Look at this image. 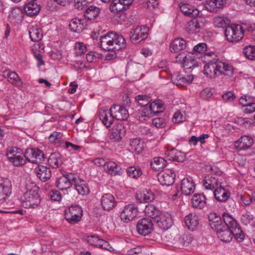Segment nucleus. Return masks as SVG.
I'll return each mask as SVG.
<instances>
[{
  "label": "nucleus",
  "instance_id": "052dcab7",
  "mask_svg": "<svg viewBox=\"0 0 255 255\" xmlns=\"http://www.w3.org/2000/svg\"><path fill=\"white\" fill-rule=\"evenodd\" d=\"M254 216L249 212L244 213L241 218V221L243 224L247 225L253 221Z\"/></svg>",
  "mask_w": 255,
  "mask_h": 255
},
{
  "label": "nucleus",
  "instance_id": "2f4dec72",
  "mask_svg": "<svg viewBox=\"0 0 255 255\" xmlns=\"http://www.w3.org/2000/svg\"><path fill=\"white\" fill-rule=\"evenodd\" d=\"M185 223L187 228L191 231L195 230L199 225L198 217L195 214H189L185 218Z\"/></svg>",
  "mask_w": 255,
  "mask_h": 255
},
{
  "label": "nucleus",
  "instance_id": "2eb2a0df",
  "mask_svg": "<svg viewBox=\"0 0 255 255\" xmlns=\"http://www.w3.org/2000/svg\"><path fill=\"white\" fill-rule=\"evenodd\" d=\"M126 128L121 124H118L113 127L111 130L110 138L114 142L120 141L125 135Z\"/></svg>",
  "mask_w": 255,
  "mask_h": 255
},
{
  "label": "nucleus",
  "instance_id": "0eeeda50",
  "mask_svg": "<svg viewBox=\"0 0 255 255\" xmlns=\"http://www.w3.org/2000/svg\"><path fill=\"white\" fill-rule=\"evenodd\" d=\"M75 180V174L72 173H65L56 180L55 185L60 190H66L71 187Z\"/></svg>",
  "mask_w": 255,
  "mask_h": 255
},
{
  "label": "nucleus",
  "instance_id": "69168bd1",
  "mask_svg": "<svg viewBox=\"0 0 255 255\" xmlns=\"http://www.w3.org/2000/svg\"><path fill=\"white\" fill-rule=\"evenodd\" d=\"M49 196L52 200L60 201L62 197L60 192L57 190H52L49 193Z\"/></svg>",
  "mask_w": 255,
  "mask_h": 255
},
{
  "label": "nucleus",
  "instance_id": "603ef678",
  "mask_svg": "<svg viewBox=\"0 0 255 255\" xmlns=\"http://www.w3.org/2000/svg\"><path fill=\"white\" fill-rule=\"evenodd\" d=\"M156 106L155 104H150L148 107H141L140 110L144 113V115L146 117H150L154 116L157 112V111H155L154 109V108Z\"/></svg>",
  "mask_w": 255,
  "mask_h": 255
},
{
  "label": "nucleus",
  "instance_id": "7c9ffc66",
  "mask_svg": "<svg viewBox=\"0 0 255 255\" xmlns=\"http://www.w3.org/2000/svg\"><path fill=\"white\" fill-rule=\"evenodd\" d=\"M104 169L112 175H121L123 172L121 166L113 161L107 162L106 164H105Z\"/></svg>",
  "mask_w": 255,
  "mask_h": 255
},
{
  "label": "nucleus",
  "instance_id": "393cba45",
  "mask_svg": "<svg viewBox=\"0 0 255 255\" xmlns=\"http://www.w3.org/2000/svg\"><path fill=\"white\" fill-rule=\"evenodd\" d=\"M73 185L78 194L82 195H86L89 194V189L86 181L79 178H77L74 180Z\"/></svg>",
  "mask_w": 255,
  "mask_h": 255
},
{
  "label": "nucleus",
  "instance_id": "e433bc0d",
  "mask_svg": "<svg viewBox=\"0 0 255 255\" xmlns=\"http://www.w3.org/2000/svg\"><path fill=\"white\" fill-rule=\"evenodd\" d=\"M100 11V9L99 7L91 5L86 8L84 16L88 20H94L99 15Z\"/></svg>",
  "mask_w": 255,
  "mask_h": 255
},
{
  "label": "nucleus",
  "instance_id": "0e129e2a",
  "mask_svg": "<svg viewBox=\"0 0 255 255\" xmlns=\"http://www.w3.org/2000/svg\"><path fill=\"white\" fill-rule=\"evenodd\" d=\"M19 149L16 147H11L7 149L6 156L9 161L11 162L15 154H17V150Z\"/></svg>",
  "mask_w": 255,
  "mask_h": 255
},
{
  "label": "nucleus",
  "instance_id": "dca6fc26",
  "mask_svg": "<svg viewBox=\"0 0 255 255\" xmlns=\"http://www.w3.org/2000/svg\"><path fill=\"white\" fill-rule=\"evenodd\" d=\"M171 79L174 84L178 86H184L191 83L193 80L192 75H182L179 72H175L172 74Z\"/></svg>",
  "mask_w": 255,
  "mask_h": 255
},
{
  "label": "nucleus",
  "instance_id": "c756f323",
  "mask_svg": "<svg viewBox=\"0 0 255 255\" xmlns=\"http://www.w3.org/2000/svg\"><path fill=\"white\" fill-rule=\"evenodd\" d=\"M212 223H218L220 225L223 226H227L228 228L233 229L236 228L238 225L237 222L234 219L228 214H224L223 216V221L220 220V222L213 221Z\"/></svg>",
  "mask_w": 255,
  "mask_h": 255
},
{
  "label": "nucleus",
  "instance_id": "c9c22d12",
  "mask_svg": "<svg viewBox=\"0 0 255 255\" xmlns=\"http://www.w3.org/2000/svg\"><path fill=\"white\" fill-rule=\"evenodd\" d=\"M218 180L215 177L208 175L205 176L203 181V186L207 190H213L218 187Z\"/></svg>",
  "mask_w": 255,
  "mask_h": 255
},
{
  "label": "nucleus",
  "instance_id": "a211bd4d",
  "mask_svg": "<svg viewBox=\"0 0 255 255\" xmlns=\"http://www.w3.org/2000/svg\"><path fill=\"white\" fill-rule=\"evenodd\" d=\"M98 115L100 119L103 124L107 127L109 128L112 124L115 119L113 115L111 112V108L109 110L101 109L98 112Z\"/></svg>",
  "mask_w": 255,
  "mask_h": 255
},
{
  "label": "nucleus",
  "instance_id": "1a4fd4ad",
  "mask_svg": "<svg viewBox=\"0 0 255 255\" xmlns=\"http://www.w3.org/2000/svg\"><path fill=\"white\" fill-rule=\"evenodd\" d=\"M147 29L144 26H137L134 28L129 35V39L132 43H137L146 38Z\"/></svg>",
  "mask_w": 255,
  "mask_h": 255
},
{
  "label": "nucleus",
  "instance_id": "9b49d317",
  "mask_svg": "<svg viewBox=\"0 0 255 255\" xmlns=\"http://www.w3.org/2000/svg\"><path fill=\"white\" fill-rule=\"evenodd\" d=\"M175 174L171 170H166L158 174V180L163 186H170L174 182Z\"/></svg>",
  "mask_w": 255,
  "mask_h": 255
},
{
  "label": "nucleus",
  "instance_id": "5fc2aeb1",
  "mask_svg": "<svg viewBox=\"0 0 255 255\" xmlns=\"http://www.w3.org/2000/svg\"><path fill=\"white\" fill-rule=\"evenodd\" d=\"M8 81L16 87H19L22 85V82L18 75L15 72H11Z\"/></svg>",
  "mask_w": 255,
  "mask_h": 255
},
{
  "label": "nucleus",
  "instance_id": "ddd939ff",
  "mask_svg": "<svg viewBox=\"0 0 255 255\" xmlns=\"http://www.w3.org/2000/svg\"><path fill=\"white\" fill-rule=\"evenodd\" d=\"M111 112L115 119L117 120L125 121L127 120L129 116L128 110L123 106L113 105L111 107Z\"/></svg>",
  "mask_w": 255,
  "mask_h": 255
},
{
  "label": "nucleus",
  "instance_id": "3c124183",
  "mask_svg": "<svg viewBox=\"0 0 255 255\" xmlns=\"http://www.w3.org/2000/svg\"><path fill=\"white\" fill-rule=\"evenodd\" d=\"M130 145L131 149L137 153H140L143 149V143L137 138L132 139Z\"/></svg>",
  "mask_w": 255,
  "mask_h": 255
},
{
  "label": "nucleus",
  "instance_id": "58836bf2",
  "mask_svg": "<svg viewBox=\"0 0 255 255\" xmlns=\"http://www.w3.org/2000/svg\"><path fill=\"white\" fill-rule=\"evenodd\" d=\"M247 95L242 97L239 99V103L243 106L245 107L244 109V113L246 114H251L255 112V103L248 102L247 100Z\"/></svg>",
  "mask_w": 255,
  "mask_h": 255
},
{
  "label": "nucleus",
  "instance_id": "473e14b6",
  "mask_svg": "<svg viewBox=\"0 0 255 255\" xmlns=\"http://www.w3.org/2000/svg\"><path fill=\"white\" fill-rule=\"evenodd\" d=\"M191 203L194 208H203L206 204V198L203 194H194L192 198Z\"/></svg>",
  "mask_w": 255,
  "mask_h": 255
},
{
  "label": "nucleus",
  "instance_id": "f704fd0d",
  "mask_svg": "<svg viewBox=\"0 0 255 255\" xmlns=\"http://www.w3.org/2000/svg\"><path fill=\"white\" fill-rule=\"evenodd\" d=\"M25 13L29 16L37 15L40 10V6L34 1H30L24 7Z\"/></svg>",
  "mask_w": 255,
  "mask_h": 255
},
{
  "label": "nucleus",
  "instance_id": "de8ad7c7",
  "mask_svg": "<svg viewBox=\"0 0 255 255\" xmlns=\"http://www.w3.org/2000/svg\"><path fill=\"white\" fill-rule=\"evenodd\" d=\"M63 133L60 132L55 131L51 133L48 137L49 140L54 144H60L64 142L62 139Z\"/></svg>",
  "mask_w": 255,
  "mask_h": 255
},
{
  "label": "nucleus",
  "instance_id": "9d476101",
  "mask_svg": "<svg viewBox=\"0 0 255 255\" xmlns=\"http://www.w3.org/2000/svg\"><path fill=\"white\" fill-rule=\"evenodd\" d=\"M138 209L134 204H128L124 207L121 214V219L128 223L132 220L137 215Z\"/></svg>",
  "mask_w": 255,
  "mask_h": 255
},
{
  "label": "nucleus",
  "instance_id": "4d7b16f0",
  "mask_svg": "<svg viewBox=\"0 0 255 255\" xmlns=\"http://www.w3.org/2000/svg\"><path fill=\"white\" fill-rule=\"evenodd\" d=\"M14 157L12 160L11 163L14 166H19L22 165L25 163V159H24L23 157V156L20 154V152L17 150V154H15Z\"/></svg>",
  "mask_w": 255,
  "mask_h": 255
},
{
  "label": "nucleus",
  "instance_id": "79ce46f5",
  "mask_svg": "<svg viewBox=\"0 0 255 255\" xmlns=\"http://www.w3.org/2000/svg\"><path fill=\"white\" fill-rule=\"evenodd\" d=\"M48 163L53 168H57L62 164L61 156L59 153L54 152L51 154L48 159Z\"/></svg>",
  "mask_w": 255,
  "mask_h": 255
},
{
  "label": "nucleus",
  "instance_id": "ea45409f",
  "mask_svg": "<svg viewBox=\"0 0 255 255\" xmlns=\"http://www.w3.org/2000/svg\"><path fill=\"white\" fill-rule=\"evenodd\" d=\"M29 34L31 40L33 41H39L43 37L41 29L37 26L30 27L29 29Z\"/></svg>",
  "mask_w": 255,
  "mask_h": 255
},
{
  "label": "nucleus",
  "instance_id": "5701e85b",
  "mask_svg": "<svg viewBox=\"0 0 255 255\" xmlns=\"http://www.w3.org/2000/svg\"><path fill=\"white\" fill-rule=\"evenodd\" d=\"M35 172L37 177L43 182L47 181L51 176L50 169L47 166L43 165H38L35 168Z\"/></svg>",
  "mask_w": 255,
  "mask_h": 255
},
{
  "label": "nucleus",
  "instance_id": "09e8293b",
  "mask_svg": "<svg viewBox=\"0 0 255 255\" xmlns=\"http://www.w3.org/2000/svg\"><path fill=\"white\" fill-rule=\"evenodd\" d=\"M127 173L129 177L135 179L138 178L142 174L139 167L134 166L128 167L127 169Z\"/></svg>",
  "mask_w": 255,
  "mask_h": 255
},
{
  "label": "nucleus",
  "instance_id": "bf43d9fd",
  "mask_svg": "<svg viewBox=\"0 0 255 255\" xmlns=\"http://www.w3.org/2000/svg\"><path fill=\"white\" fill-rule=\"evenodd\" d=\"M75 54L77 56L81 55L87 51V47L83 43L76 42L75 45Z\"/></svg>",
  "mask_w": 255,
  "mask_h": 255
},
{
  "label": "nucleus",
  "instance_id": "864d4df0",
  "mask_svg": "<svg viewBox=\"0 0 255 255\" xmlns=\"http://www.w3.org/2000/svg\"><path fill=\"white\" fill-rule=\"evenodd\" d=\"M243 53L248 59L255 60V46L249 45L243 49Z\"/></svg>",
  "mask_w": 255,
  "mask_h": 255
},
{
  "label": "nucleus",
  "instance_id": "680f3d73",
  "mask_svg": "<svg viewBox=\"0 0 255 255\" xmlns=\"http://www.w3.org/2000/svg\"><path fill=\"white\" fill-rule=\"evenodd\" d=\"M197 64L195 60L192 56L188 55L184 64V66L187 69H191L192 67L197 66Z\"/></svg>",
  "mask_w": 255,
  "mask_h": 255
},
{
  "label": "nucleus",
  "instance_id": "f03ea898",
  "mask_svg": "<svg viewBox=\"0 0 255 255\" xmlns=\"http://www.w3.org/2000/svg\"><path fill=\"white\" fill-rule=\"evenodd\" d=\"M21 201L24 208H35L40 204V198L36 190H30L21 197Z\"/></svg>",
  "mask_w": 255,
  "mask_h": 255
},
{
  "label": "nucleus",
  "instance_id": "b1692460",
  "mask_svg": "<svg viewBox=\"0 0 255 255\" xmlns=\"http://www.w3.org/2000/svg\"><path fill=\"white\" fill-rule=\"evenodd\" d=\"M186 42L181 38L174 39L170 44L169 49L172 53H177L185 48Z\"/></svg>",
  "mask_w": 255,
  "mask_h": 255
},
{
  "label": "nucleus",
  "instance_id": "37998d69",
  "mask_svg": "<svg viewBox=\"0 0 255 255\" xmlns=\"http://www.w3.org/2000/svg\"><path fill=\"white\" fill-rule=\"evenodd\" d=\"M166 161L160 157L153 158L150 163L151 168L156 171L163 169L166 166Z\"/></svg>",
  "mask_w": 255,
  "mask_h": 255
},
{
  "label": "nucleus",
  "instance_id": "4468645a",
  "mask_svg": "<svg viewBox=\"0 0 255 255\" xmlns=\"http://www.w3.org/2000/svg\"><path fill=\"white\" fill-rule=\"evenodd\" d=\"M115 36L116 34L112 32L102 36L100 38V47L105 50H113Z\"/></svg>",
  "mask_w": 255,
  "mask_h": 255
},
{
  "label": "nucleus",
  "instance_id": "c03bdc74",
  "mask_svg": "<svg viewBox=\"0 0 255 255\" xmlns=\"http://www.w3.org/2000/svg\"><path fill=\"white\" fill-rule=\"evenodd\" d=\"M120 0H113L110 5V9L114 13H118L127 9L128 6L122 3Z\"/></svg>",
  "mask_w": 255,
  "mask_h": 255
},
{
  "label": "nucleus",
  "instance_id": "4c0bfd02",
  "mask_svg": "<svg viewBox=\"0 0 255 255\" xmlns=\"http://www.w3.org/2000/svg\"><path fill=\"white\" fill-rule=\"evenodd\" d=\"M69 26L70 29L74 32L80 33L84 29L82 20L79 18L72 19L70 21Z\"/></svg>",
  "mask_w": 255,
  "mask_h": 255
},
{
  "label": "nucleus",
  "instance_id": "a18cd8bd",
  "mask_svg": "<svg viewBox=\"0 0 255 255\" xmlns=\"http://www.w3.org/2000/svg\"><path fill=\"white\" fill-rule=\"evenodd\" d=\"M126 40L122 35H117L114 37V45H113V50H119L125 47Z\"/></svg>",
  "mask_w": 255,
  "mask_h": 255
},
{
  "label": "nucleus",
  "instance_id": "423d86ee",
  "mask_svg": "<svg viewBox=\"0 0 255 255\" xmlns=\"http://www.w3.org/2000/svg\"><path fill=\"white\" fill-rule=\"evenodd\" d=\"M25 160L32 163L39 164L45 158L42 151L37 148H28L24 153Z\"/></svg>",
  "mask_w": 255,
  "mask_h": 255
},
{
  "label": "nucleus",
  "instance_id": "a19ab883",
  "mask_svg": "<svg viewBox=\"0 0 255 255\" xmlns=\"http://www.w3.org/2000/svg\"><path fill=\"white\" fill-rule=\"evenodd\" d=\"M144 213L147 216L156 220L160 215L161 212L153 205L148 204L144 209Z\"/></svg>",
  "mask_w": 255,
  "mask_h": 255
},
{
  "label": "nucleus",
  "instance_id": "412c9836",
  "mask_svg": "<svg viewBox=\"0 0 255 255\" xmlns=\"http://www.w3.org/2000/svg\"><path fill=\"white\" fill-rule=\"evenodd\" d=\"M226 0H207L205 4L206 9L210 12H218L222 9Z\"/></svg>",
  "mask_w": 255,
  "mask_h": 255
},
{
  "label": "nucleus",
  "instance_id": "c85d7f7f",
  "mask_svg": "<svg viewBox=\"0 0 255 255\" xmlns=\"http://www.w3.org/2000/svg\"><path fill=\"white\" fill-rule=\"evenodd\" d=\"M201 27V22L194 18L187 23L186 30L189 33L196 34L200 31Z\"/></svg>",
  "mask_w": 255,
  "mask_h": 255
},
{
  "label": "nucleus",
  "instance_id": "13d9d810",
  "mask_svg": "<svg viewBox=\"0 0 255 255\" xmlns=\"http://www.w3.org/2000/svg\"><path fill=\"white\" fill-rule=\"evenodd\" d=\"M232 232L233 237L234 236L239 242H242L244 240V234L238 225L236 228L232 229Z\"/></svg>",
  "mask_w": 255,
  "mask_h": 255
},
{
  "label": "nucleus",
  "instance_id": "e2e57ef3",
  "mask_svg": "<svg viewBox=\"0 0 255 255\" xmlns=\"http://www.w3.org/2000/svg\"><path fill=\"white\" fill-rule=\"evenodd\" d=\"M101 239L96 236H91L87 238V242L93 246L98 247Z\"/></svg>",
  "mask_w": 255,
  "mask_h": 255
},
{
  "label": "nucleus",
  "instance_id": "cd10ccee",
  "mask_svg": "<svg viewBox=\"0 0 255 255\" xmlns=\"http://www.w3.org/2000/svg\"><path fill=\"white\" fill-rule=\"evenodd\" d=\"M179 7L181 12L187 16L194 17L199 13V10L189 3H180Z\"/></svg>",
  "mask_w": 255,
  "mask_h": 255
},
{
  "label": "nucleus",
  "instance_id": "72a5a7b5",
  "mask_svg": "<svg viewBox=\"0 0 255 255\" xmlns=\"http://www.w3.org/2000/svg\"><path fill=\"white\" fill-rule=\"evenodd\" d=\"M165 154L167 156L168 160L176 161L177 162H182L185 157L183 153L174 148L167 151L165 152Z\"/></svg>",
  "mask_w": 255,
  "mask_h": 255
},
{
  "label": "nucleus",
  "instance_id": "f257e3e1",
  "mask_svg": "<svg viewBox=\"0 0 255 255\" xmlns=\"http://www.w3.org/2000/svg\"><path fill=\"white\" fill-rule=\"evenodd\" d=\"M205 59L208 61L204 69V73L207 77L212 78L222 74L228 76L233 74L232 66L219 60L215 53L207 52L205 54Z\"/></svg>",
  "mask_w": 255,
  "mask_h": 255
},
{
  "label": "nucleus",
  "instance_id": "4be33fe9",
  "mask_svg": "<svg viewBox=\"0 0 255 255\" xmlns=\"http://www.w3.org/2000/svg\"><path fill=\"white\" fill-rule=\"evenodd\" d=\"M253 143V138L248 135H244L238 141L235 142V146L239 150H247L249 149Z\"/></svg>",
  "mask_w": 255,
  "mask_h": 255
},
{
  "label": "nucleus",
  "instance_id": "f8f14e48",
  "mask_svg": "<svg viewBox=\"0 0 255 255\" xmlns=\"http://www.w3.org/2000/svg\"><path fill=\"white\" fill-rule=\"evenodd\" d=\"M11 193V182L8 179L1 180L0 181V202L5 201Z\"/></svg>",
  "mask_w": 255,
  "mask_h": 255
},
{
  "label": "nucleus",
  "instance_id": "20e7f679",
  "mask_svg": "<svg viewBox=\"0 0 255 255\" xmlns=\"http://www.w3.org/2000/svg\"><path fill=\"white\" fill-rule=\"evenodd\" d=\"M82 215V210L78 205L71 206L65 210V219L71 224H75L80 221Z\"/></svg>",
  "mask_w": 255,
  "mask_h": 255
},
{
  "label": "nucleus",
  "instance_id": "a878e982",
  "mask_svg": "<svg viewBox=\"0 0 255 255\" xmlns=\"http://www.w3.org/2000/svg\"><path fill=\"white\" fill-rule=\"evenodd\" d=\"M214 195L217 201L219 202H225L230 197V193L226 189L220 185L219 187H216L214 190Z\"/></svg>",
  "mask_w": 255,
  "mask_h": 255
},
{
  "label": "nucleus",
  "instance_id": "aec40b11",
  "mask_svg": "<svg viewBox=\"0 0 255 255\" xmlns=\"http://www.w3.org/2000/svg\"><path fill=\"white\" fill-rule=\"evenodd\" d=\"M159 227L163 230H167L172 225V221L170 214L160 213L156 220Z\"/></svg>",
  "mask_w": 255,
  "mask_h": 255
},
{
  "label": "nucleus",
  "instance_id": "6ab92c4d",
  "mask_svg": "<svg viewBox=\"0 0 255 255\" xmlns=\"http://www.w3.org/2000/svg\"><path fill=\"white\" fill-rule=\"evenodd\" d=\"M101 204L103 209L109 211L116 205V201L112 194L106 193L102 197Z\"/></svg>",
  "mask_w": 255,
  "mask_h": 255
},
{
  "label": "nucleus",
  "instance_id": "338daca9",
  "mask_svg": "<svg viewBox=\"0 0 255 255\" xmlns=\"http://www.w3.org/2000/svg\"><path fill=\"white\" fill-rule=\"evenodd\" d=\"M213 95L211 89L207 88L203 90L200 93L201 97L203 99H207Z\"/></svg>",
  "mask_w": 255,
  "mask_h": 255
},
{
  "label": "nucleus",
  "instance_id": "bb28decb",
  "mask_svg": "<svg viewBox=\"0 0 255 255\" xmlns=\"http://www.w3.org/2000/svg\"><path fill=\"white\" fill-rule=\"evenodd\" d=\"M154 199L152 192L149 190L138 192L136 194V199L139 203L150 202Z\"/></svg>",
  "mask_w": 255,
  "mask_h": 255
},
{
  "label": "nucleus",
  "instance_id": "8fccbe9b",
  "mask_svg": "<svg viewBox=\"0 0 255 255\" xmlns=\"http://www.w3.org/2000/svg\"><path fill=\"white\" fill-rule=\"evenodd\" d=\"M22 16L23 12L22 9L19 7H15L12 9L9 15V18L11 20H15V22H17L22 20Z\"/></svg>",
  "mask_w": 255,
  "mask_h": 255
},
{
  "label": "nucleus",
  "instance_id": "6e6552de",
  "mask_svg": "<svg viewBox=\"0 0 255 255\" xmlns=\"http://www.w3.org/2000/svg\"><path fill=\"white\" fill-rule=\"evenodd\" d=\"M137 232L141 235L146 236L152 231L153 223L151 219L144 218L140 219L136 225Z\"/></svg>",
  "mask_w": 255,
  "mask_h": 255
},
{
  "label": "nucleus",
  "instance_id": "7ed1b4c3",
  "mask_svg": "<svg viewBox=\"0 0 255 255\" xmlns=\"http://www.w3.org/2000/svg\"><path fill=\"white\" fill-rule=\"evenodd\" d=\"M244 35L243 28L239 24L229 25L225 30L226 39L231 42L239 41L243 38Z\"/></svg>",
  "mask_w": 255,
  "mask_h": 255
},
{
  "label": "nucleus",
  "instance_id": "49530a36",
  "mask_svg": "<svg viewBox=\"0 0 255 255\" xmlns=\"http://www.w3.org/2000/svg\"><path fill=\"white\" fill-rule=\"evenodd\" d=\"M230 20L226 17L218 16L214 18V25L217 27H226L230 24Z\"/></svg>",
  "mask_w": 255,
  "mask_h": 255
},
{
  "label": "nucleus",
  "instance_id": "f3484780",
  "mask_svg": "<svg viewBox=\"0 0 255 255\" xmlns=\"http://www.w3.org/2000/svg\"><path fill=\"white\" fill-rule=\"evenodd\" d=\"M195 185L191 178H185L181 184V190L182 194L186 196L191 195L195 191Z\"/></svg>",
  "mask_w": 255,
  "mask_h": 255
},
{
  "label": "nucleus",
  "instance_id": "6e6d98bb",
  "mask_svg": "<svg viewBox=\"0 0 255 255\" xmlns=\"http://www.w3.org/2000/svg\"><path fill=\"white\" fill-rule=\"evenodd\" d=\"M135 100L141 107L147 106L151 101L150 97L146 95H138L135 97Z\"/></svg>",
  "mask_w": 255,
  "mask_h": 255
},
{
  "label": "nucleus",
  "instance_id": "774afa93",
  "mask_svg": "<svg viewBox=\"0 0 255 255\" xmlns=\"http://www.w3.org/2000/svg\"><path fill=\"white\" fill-rule=\"evenodd\" d=\"M207 49V45L204 43H199L194 47V50L199 53L205 52Z\"/></svg>",
  "mask_w": 255,
  "mask_h": 255
},
{
  "label": "nucleus",
  "instance_id": "39448f33",
  "mask_svg": "<svg viewBox=\"0 0 255 255\" xmlns=\"http://www.w3.org/2000/svg\"><path fill=\"white\" fill-rule=\"evenodd\" d=\"M211 228L214 229L220 240L225 243L230 242L232 238V229L228 227L220 225L218 223H211Z\"/></svg>",
  "mask_w": 255,
  "mask_h": 255
}]
</instances>
